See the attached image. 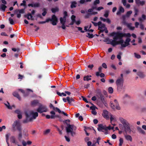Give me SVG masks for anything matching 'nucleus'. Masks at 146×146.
<instances>
[{
	"label": "nucleus",
	"mask_w": 146,
	"mask_h": 146,
	"mask_svg": "<svg viewBox=\"0 0 146 146\" xmlns=\"http://www.w3.org/2000/svg\"><path fill=\"white\" fill-rule=\"evenodd\" d=\"M136 4L138 5H141L143 6L145 4V1H141L140 0H135Z\"/></svg>",
	"instance_id": "nucleus-18"
},
{
	"label": "nucleus",
	"mask_w": 146,
	"mask_h": 146,
	"mask_svg": "<svg viewBox=\"0 0 146 146\" xmlns=\"http://www.w3.org/2000/svg\"><path fill=\"white\" fill-rule=\"evenodd\" d=\"M13 94L14 97L17 98L19 100H21V98L17 92H13Z\"/></svg>",
	"instance_id": "nucleus-21"
},
{
	"label": "nucleus",
	"mask_w": 146,
	"mask_h": 146,
	"mask_svg": "<svg viewBox=\"0 0 146 146\" xmlns=\"http://www.w3.org/2000/svg\"><path fill=\"white\" fill-rule=\"evenodd\" d=\"M12 126L13 130L14 131H15L17 130L19 131L18 139L19 141H21L22 138V134L21 132L22 128L20 122L19 121H15L13 123Z\"/></svg>",
	"instance_id": "nucleus-2"
},
{
	"label": "nucleus",
	"mask_w": 146,
	"mask_h": 146,
	"mask_svg": "<svg viewBox=\"0 0 146 146\" xmlns=\"http://www.w3.org/2000/svg\"><path fill=\"white\" fill-rule=\"evenodd\" d=\"M25 9H16L14 11L15 14H17L19 13L20 14H23L25 13Z\"/></svg>",
	"instance_id": "nucleus-17"
},
{
	"label": "nucleus",
	"mask_w": 146,
	"mask_h": 146,
	"mask_svg": "<svg viewBox=\"0 0 146 146\" xmlns=\"http://www.w3.org/2000/svg\"><path fill=\"white\" fill-rule=\"evenodd\" d=\"M102 66L105 69H106L107 68V65L105 63H102Z\"/></svg>",
	"instance_id": "nucleus-54"
},
{
	"label": "nucleus",
	"mask_w": 146,
	"mask_h": 146,
	"mask_svg": "<svg viewBox=\"0 0 146 146\" xmlns=\"http://www.w3.org/2000/svg\"><path fill=\"white\" fill-rule=\"evenodd\" d=\"M120 40L117 41L118 44H121H121H123V43L124 42V41L122 39V38H119Z\"/></svg>",
	"instance_id": "nucleus-43"
},
{
	"label": "nucleus",
	"mask_w": 146,
	"mask_h": 146,
	"mask_svg": "<svg viewBox=\"0 0 146 146\" xmlns=\"http://www.w3.org/2000/svg\"><path fill=\"white\" fill-rule=\"evenodd\" d=\"M24 17L25 18H26L28 20L30 19V16H29L28 13L27 14L25 15H24Z\"/></svg>",
	"instance_id": "nucleus-63"
},
{
	"label": "nucleus",
	"mask_w": 146,
	"mask_h": 146,
	"mask_svg": "<svg viewBox=\"0 0 146 146\" xmlns=\"http://www.w3.org/2000/svg\"><path fill=\"white\" fill-rule=\"evenodd\" d=\"M119 146H121L123 143V139L122 138H120L119 139Z\"/></svg>",
	"instance_id": "nucleus-46"
},
{
	"label": "nucleus",
	"mask_w": 146,
	"mask_h": 146,
	"mask_svg": "<svg viewBox=\"0 0 146 146\" xmlns=\"http://www.w3.org/2000/svg\"><path fill=\"white\" fill-rule=\"evenodd\" d=\"M8 105L5 103H4L5 105L9 109H12V108L10 106L9 103L7 102Z\"/></svg>",
	"instance_id": "nucleus-42"
},
{
	"label": "nucleus",
	"mask_w": 146,
	"mask_h": 146,
	"mask_svg": "<svg viewBox=\"0 0 146 146\" xmlns=\"http://www.w3.org/2000/svg\"><path fill=\"white\" fill-rule=\"evenodd\" d=\"M125 139L131 141H132V138L131 136L129 135H125Z\"/></svg>",
	"instance_id": "nucleus-30"
},
{
	"label": "nucleus",
	"mask_w": 146,
	"mask_h": 146,
	"mask_svg": "<svg viewBox=\"0 0 146 146\" xmlns=\"http://www.w3.org/2000/svg\"><path fill=\"white\" fill-rule=\"evenodd\" d=\"M27 113L31 118H32V121L33 119H35L38 116V113L37 112H34L33 111H30L29 112H27Z\"/></svg>",
	"instance_id": "nucleus-7"
},
{
	"label": "nucleus",
	"mask_w": 146,
	"mask_h": 146,
	"mask_svg": "<svg viewBox=\"0 0 146 146\" xmlns=\"http://www.w3.org/2000/svg\"><path fill=\"white\" fill-rule=\"evenodd\" d=\"M60 23L62 25L61 28L62 29L65 30L66 29V26H65V24L66 22L65 20H64L62 17H60Z\"/></svg>",
	"instance_id": "nucleus-10"
},
{
	"label": "nucleus",
	"mask_w": 146,
	"mask_h": 146,
	"mask_svg": "<svg viewBox=\"0 0 146 146\" xmlns=\"http://www.w3.org/2000/svg\"><path fill=\"white\" fill-rule=\"evenodd\" d=\"M137 74L139 77L141 78H144L145 76L143 73L140 71L138 72L137 73Z\"/></svg>",
	"instance_id": "nucleus-25"
},
{
	"label": "nucleus",
	"mask_w": 146,
	"mask_h": 146,
	"mask_svg": "<svg viewBox=\"0 0 146 146\" xmlns=\"http://www.w3.org/2000/svg\"><path fill=\"white\" fill-rule=\"evenodd\" d=\"M114 35H115L113 37V40H112L113 42L117 41V40L118 38H122L123 37H130L131 36V35L129 33H123L119 32L117 33L113 32L111 34V36H113Z\"/></svg>",
	"instance_id": "nucleus-3"
},
{
	"label": "nucleus",
	"mask_w": 146,
	"mask_h": 146,
	"mask_svg": "<svg viewBox=\"0 0 146 146\" xmlns=\"http://www.w3.org/2000/svg\"><path fill=\"white\" fill-rule=\"evenodd\" d=\"M109 11H105V14L104 15V16L106 18H107L109 16Z\"/></svg>",
	"instance_id": "nucleus-44"
},
{
	"label": "nucleus",
	"mask_w": 146,
	"mask_h": 146,
	"mask_svg": "<svg viewBox=\"0 0 146 146\" xmlns=\"http://www.w3.org/2000/svg\"><path fill=\"white\" fill-rule=\"evenodd\" d=\"M39 103L38 101L37 100H35L31 102V104L33 106H35Z\"/></svg>",
	"instance_id": "nucleus-28"
},
{
	"label": "nucleus",
	"mask_w": 146,
	"mask_h": 146,
	"mask_svg": "<svg viewBox=\"0 0 146 146\" xmlns=\"http://www.w3.org/2000/svg\"><path fill=\"white\" fill-rule=\"evenodd\" d=\"M92 77L91 76V75H87L86 76H85L84 77L83 80L84 81H88L89 80H91V78L90 77Z\"/></svg>",
	"instance_id": "nucleus-27"
},
{
	"label": "nucleus",
	"mask_w": 146,
	"mask_h": 146,
	"mask_svg": "<svg viewBox=\"0 0 146 146\" xmlns=\"http://www.w3.org/2000/svg\"><path fill=\"white\" fill-rule=\"evenodd\" d=\"M67 101L68 104L71 105H73L72 102H75V100L72 97H67Z\"/></svg>",
	"instance_id": "nucleus-15"
},
{
	"label": "nucleus",
	"mask_w": 146,
	"mask_h": 146,
	"mask_svg": "<svg viewBox=\"0 0 146 146\" xmlns=\"http://www.w3.org/2000/svg\"><path fill=\"white\" fill-rule=\"evenodd\" d=\"M49 21L52 22V24L53 25H56L57 24L58 20L56 16L54 15L52 16L51 19H47L45 21L39 22L38 23L39 24H43L46 22H48Z\"/></svg>",
	"instance_id": "nucleus-4"
},
{
	"label": "nucleus",
	"mask_w": 146,
	"mask_h": 146,
	"mask_svg": "<svg viewBox=\"0 0 146 146\" xmlns=\"http://www.w3.org/2000/svg\"><path fill=\"white\" fill-rule=\"evenodd\" d=\"M96 106L94 105L90 107V109L93 111L95 110Z\"/></svg>",
	"instance_id": "nucleus-61"
},
{
	"label": "nucleus",
	"mask_w": 146,
	"mask_h": 146,
	"mask_svg": "<svg viewBox=\"0 0 146 146\" xmlns=\"http://www.w3.org/2000/svg\"><path fill=\"white\" fill-rule=\"evenodd\" d=\"M7 8V7L6 5L3 4H1L0 7V10L5 12Z\"/></svg>",
	"instance_id": "nucleus-23"
},
{
	"label": "nucleus",
	"mask_w": 146,
	"mask_h": 146,
	"mask_svg": "<svg viewBox=\"0 0 146 146\" xmlns=\"http://www.w3.org/2000/svg\"><path fill=\"white\" fill-rule=\"evenodd\" d=\"M142 18H139V20L140 22H142L143 20H145L146 19V16L144 14H143L142 15Z\"/></svg>",
	"instance_id": "nucleus-34"
},
{
	"label": "nucleus",
	"mask_w": 146,
	"mask_h": 146,
	"mask_svg": "<svg viewBox=\"0 0 146 146\" xmlns=\"http://www.w3.org/2000/svg\"><path fill=\"white\" fill-rule=\"evenodd\" d=\"M134 54L135 57L137 58H141V56L139 54H137L136 53H134Z\"/></svg>",
	"instance_id": "nucleus-49"
},
{
	"label": "nucleus",
	"mask_w": 146,
	"mask_h": 146,
	"mask_svg": "<svg viewBox=\"0 0 146 146\" xmlns=\"http://www.w3.org/2000/svg\"><path fill=\"white\" fill-rule=\"evenodd\" d=\"M122 2L124 6H126L127 4L126 0H122Z\"/></svg>",
	"instance_id": "nucleus-62"
},
{
	"label": "nucleus",
	"mask_w": 146,
	"mask_h": 146,
	"mask_svg": "<svg viewBox=\"0 0 146 146\" xmlns=\"http://www.w3.org/2000/svg\"><path fill=\"white\" fill-rule=\"evenodd\" d=\"M108 90L109 93L110 94H112L113 92V88L111 87H110L108 88Z\"/></svg>",
	"instance_id": "nucleus-38"
},
{
	"label": "nucleus",
	"mask_w": 146,
	"mask_h": 146,
	"mask_svg": "<svg viewBox=\"0 0 146 146\" xmlns=\"http://www.w3.org/2000/svg\"><path fill=\"white\" fill-rule=\"evenodd\" d=\"M15 113L17 114L18 115L21 113V111L19 109L15 110Z\"/></svg>",
	"instance_id": "nucleus-51"
},
{
	"label": "nucleus",
	"mask_w": 146,
	"mask_h": 146,
	"mask_svg": "<svg viewBox=\"0 0 146 146\" xmlns=\"http://www.w3.org/2000/svg\"><path fill=\"white\" fill-rule=\"evenodd\" d=\"M119 121L122 124H119V127L121 131L119 132V134H121L123 132V131H125L126 133H131V132L133 133H135V130H132L130 128V124L125 119L122 117L119 119Z\"/></svg>",
	"instance_id": "nucleus-1"
},
{
	"label": "nucleus",
	"mask_w": 146,
	"mask_h": 146,
	"mask_svg": "<svg viewBox=\"0 0 146 146\" xmlns=\"http://www.w3.org/2000/svg\"><path fill=\"white\" fill-rule=\"evenodd\" d=\"M123 85H117V90L118 92H120L123 88Z\"/></svg>",
	"instance_id": "nucleus-33"
},
{
	"label": "nucleus",
	"mask_w": 146,
	"mask_h": 146,
	"mask_svg": "<svg viewBox=\"0 0 146 146\" xmlns=\"http://www.w3.org/2000/svg\"><path fill=\"white\" fill-rule=\"evenodd\" d=\"M55 117H58V118H60V115H51V118L52 119H54Z\"/></svg>",
	"instance_id": "nucleus-45"
},
{
	"label": "nucleus",
	"mask_w": 146,
	"mask_h": 146,
	"mask_svg": "<svg viewBox=\"0 0 146 146\" xmlns=\"http://www.w3.org/2000/svg\"><path fill=\"white\" fill-rule=\"evenodd\" d=\"M137 131L139 133L143 135H145L146 134L145 132L143 129H142L141 127L138 126L137 127Z\"/></svg>",
	"instance_id": "nucleus-16"
},
{
	"label": "nucleus",
	"mask_w": 146,
	"mask_h": 146,
	"mask_svg": "<svg viewBox=\"0 0 146 146\" xmlns=\"http://www.w3.org/2000/svg\"><path fill=\"white\" fill-rule=\"evenodd\" d=\"M98 127L97 128L98 130L99 131L104 132L103 130L105 131H107V127L106 125H104L102 124H100L98 125Z\"/></svg>",
	"instance_id": "nucleus-8"
},
{
	"label": "nucleus",
	"mask_w": 146,
	"mask_h": 146,
	"mask_svg": "<svg viewBox=\"0 0 146 146\" xmlns=\"http://www.w3.org/2000/svg\"><path fill=\"white\" fill-rule=\"evenodd\" d=\"M50 129H47L44 132V134L45 135L49 133L50 132Z\"/></svg>",
	"instance_id": "nucleus-53"
},
{
	"label": "nucleus",
	"mask_w": 146,
	"mask_h": 146,
	"mask_svg": "<svg viewBox=\"0 0 146 146\" xmlns=\"http://www.w3.org/2000/svg\"><path fill=\"white\" fill-rule=\"evenodd\" d=\"M9 21L10 22V23L12 25L14 24V22L13 19H11V17H10L9 18Z\"/></svg>",
	"instance_id": "nucleus-50"
},
{
	"label": "nucleus",
	"mask_w": 146,
	"mask_h": 146,
	"mask_svg": "<svg viewBox=\"0 0 146 146\" xmlns=\"http://www.w3.org/2000/svg\"><path fill=\"white\" fill-rule=\"evenodd\" d=\"M111 44L113 46H115L117 44H118L117 41H114L113 42L112 40H111Z\"/></svg>",
	"instance_id": "nucleus-39"
},
{
	"label": "nucleus",
	"mask_w": 146,
	"mask_h": 146,
	"mask_svg": "<svg viewBox=\"0 0 146 146\" xmlns=\"http://www.w3.org/2000/svg\"><path fill=\"white\" fill-rule=\"evenodd\" d=\"M102 115L105 118L107 119H109V117L108 116V111L106 110H104Z\"/></svg>",
	"instance_id": "nucleus-12"
},
{
	"label": "nucleus",
	"mask_w": 146,
	"mask_h": 146,
	"mask_svg": "<svg viewBox=\"0 0 146 146\" xmlns=\"http://www.w3.org/2000/svg\"><path fill=\"white\" fill-rule=\"evenodd\" d=\"M10 142L12 143L15 144V145H17L18 143V142L16 141L15 138L14 136L11 137L10 138Z\"/></svg>",
	"instance_id": "nucleus-20"
},
{
	"label": "nucleus",
	"mask_w": 146,
	"mask_h": 146,
	"mask_svg": "<svg viewBox=\"0 0 146 146\" xmlns=\"http://www.w3.org/2000/svg\"><path fill=\"white\" fill-rule=\"evenodd\" d=\"M110 106L113 109H114L115 108V106L114 104L112 102H111L110 103Z\"/></svg>",
	"instance_id": "nucleus-52"
},
{
	"label": "nucleus",
	"mask_w": 146,
	"mask_h": 146,
	"mask_svg": "<svg viewBox=\"0 0 146 146\" xmlns=\"http://www.w3.org/2000/svg\"><path fill=\"white\" fill-rule=\"evenodd\" d=\"M115 108L118 110H119L120 109V108L119 107L118 104H115Z\"/></svg>",
	"instance_id": "nucleus-59"
},
{
	"label": "nucleus",
	"mask_w": 146,
	"mask_h": 146,
	"mask_svg": "<svg viewBox=\"0 0 146 146\" xmlns=\"http://www.w3.org/2000/svg\"><path fill=\"white\" fill-rule=\"evenodd\" d=\"M106 27V25L105 24L102 23L101 21V24H100V25H99L98 27V30L100 29H104Z\"/></svg>",
	"instance_id": "nucleus-22"
},
{
	"label": "nucleus",
	"mask_w": 146,
	"mask_h": 146,
	"mask_svg": "<svg viewBox=\"0 0 146 146\" xmlns=\"http://www.w3.org/2000/svg\"><path fill=\"white\" fill-rule=\"evenodd\" d=\"M134 10L135 12V14L134 16V17H136L138 15V12H139V10L137 9L136 8H134Z\"/></svg>",
	"instance_id": "nucleus-40"
},
{
	"label": "nucleus",
	"mask_w": 146,
	"mask_h": 146,
	"mask_svg": "<svg viewBox=\"0 0 146 146\" xmlns=\"http://www.w3.org/2000/svg\"><path fill=\"white\" fill-rule=\"evenodd\" d=\"M131 39L130 38H127L124 42L125 44H121L122 47H125L126 46H128L129 44V42L130 41Z\"/></svg>",
	"instance_id": "nucleus-11"
},
{
	"label": "nucleus",
	"mask_w": 146,
	"mask_h": 146,
	"mask_svg": "<svg viewBox=\"0 0 146 146\" xmlns=\"http://www.w3.org/2000/svg\"><path fill=\"white\" fill-rule=\"evenodd\" d=\"M82 97L83 101H84L86 102L87 103H89V102L88 101L86 98L83 96H82Z\"/></svg>",
	"instance_id": "nucleus-56"
},
{
	"label": "nucleus",
	"mask_w": 146,
	"mask_h": 146,
	"mask_svg": "<svg viewBox=\"0 0 146 146\" xmlns=\"http://www.w3.org/2000/svg\"><path fill=\"white\" fill-rule=\"evenodd\" d=\"M132 11H127L125 15L127 17H129L132 14Z\"/></svg>",
	"instance_id": "nucleus-37"
},
{
	"label": "nucleus",
	"mask_w": 146,
	"mask_h": 146,
	"mask_svg": "<svg viewBox=\"0 0 146 146\" xmlns=\"http://www.w3.org/2000/svg\"><path fill=\"white\" fill-rule=\"evenodd\" d=\"M100 72H96V76H100L101 78H103L105 76V74L104 73H101L100 74Z\"/></svg>",
	"instance_id": "nucleus-32"
},
{
	"label": "nucleus",
	"mask_w": 146,
	"mask_h": 146,
	"mask_svg": "<svg viewBox=\"0 0 146 146\" xmlns=\"http://www.w3.org/2000/svg\"><path fill=\"white\" fill-rule=\"evenodd\" d=\"M121 54V52H120L119 53V54H118L117 56V58L119 59V60H120L121 58V57L120 55V54Z\"/></svg>",
	"instance_id": "nucleus-57"
},
{
	"label": "nucleus",
	"mask_w": 146,
	"mask_h": 146,
	"mask_svg": "<svg viewBox=\"0 0 146 146\" xmlns=\"http://www.w3.org/2000/svg\"><path fill=\"white\" fill-rule=\"evenodd\" d=\"M12 50L14 52H15L17 51L18 52H19L20 50L19 48H18L17 49L16 48H12Z\"/></svg>",
	"instance_id": "nucleus-60"
},
{
	"label": "nucleus",
	"mask_w": 146,
	"mask_h": 146,
	"mask_svg": "<svg viewBox=\"0 0 146 146\" xmlns=\"http://www.w3.org/2000/svg\"><path fill=\"white\" fill-rule=\"evenodd\" d=\"M124 12V10L123 8L122 7L120 6L119 7V10L117 11L116 14L117 15H120L121 13H123Z\"/></svg>",
	"instance_id": "nucleus-19"
},
{
	"label": "nucleus",
	"mask_w": 146,
	"mask_h": 146,
	"mask_svg": "<svg viewBox=\"0 0 146 146\" xmlns=\"http://www.w3.org/2000/svg\"><path fill=\"white\" fill-rule=\"evenodd\" d=\"M78 29L79 31H80L82 33H84V31L82 30V28L81 27H76Z\"/></svg>",
	"instance_id": "nucleus-55"
},
{
	"label": "nucleus",
	"mask_w": 146,
	"mask_h": 146,
	"mask_svg": "<svg viewBox=\"0 0 146 146\" xmlns=\"http://www.w3.org/2000/svg\"><path fill=\"white\" fill-rule=\"evenodd\" d=\"M37 111L40 113L48 111V109L46 106L40 104L38 108L36 110Z\"/></svg>",
	"instance_id": "nucleus-6"
},
{
	"label": "nucleus",
	"mask_w": 146,
	"mask_h": 146,
	"mask_svg": "<svg viewBox=\"0 0 146 146\" xmlns=\"http://www.w3.org/2000/svg\"><path fill=\"white\" fill-rule=\"evenodd\" d=\"M22 144L23 146H26L27 145V143L24 140L22 141Z\"/></svg>",
	"instance_id": "nucleus-64"
},
{
	"label": "nucleus",
	"mask_w": 146,
	"mask_h": 146,
	"mask_svg": "<svg viewBox=\"0 0 146 146\" xmlns=\"http://www.w3.org/2000/svg\"><path fill=\"white\" fill-rule=\"evenodd\" d=\"M75 18L76 16L74 15H72L71 17V19L73 21H76Z\"/></svg>",
	"instance_id": "nucleus-58"
},
{
	"label": "nucleus",
	"mask_w": 146,
	"mask_h": 146,
	"mask_svg": "<svg viewBox=\"0 0 146 146\" xmlns=\"http://www.w3.org/2000/svg\"><path fill=\"white\" fill-rule=\"evenodd\" d=\"M42 11H43V12L42 13V15L43 16H44L47 13V10L45 8H43L42 9Z\"/></svg>",
	"instance_id": "nucleus-35"
},
{
	"label": "nucleus",
	"mask_w": 146,
	"mask_h": 146,
	"mask_svg": "<svg viewBox=\"0 0 146 146\" xmlns=\"http://www.w3.org/2000/svg\"><path fill=\"white\" fill-rule=\"evenodd\" d=\"M71 5H70V7L71 8H75L76 7V5L77 4V3L75 1H72L71 2Z\"/></svg>",
	"instance_id": "nucleus-29"
},
{
	"label": "nucleus",
	"mask_w": 146,
	"mask_h": 146,
	"mask_svg": "<svg viewBox=\"0 0 146 146\" xmlns=\"http://www.w3.org/2000/svg\"><path fill=\"white\" fill-rule=\"evenodd\" d=\"M100 3V1L99 0H96L94 1V6L96 5L97 4H98Z\"/></svg>",
	"instance_id": "nucleus-48"
},
{
	"label": "nucleus",
	"mask_w": 146,
	"mask_h": 146,
	"mask_svg": "<svg viewBox=\"0 0 146 146\" xmlns=\"http://www.w3.org/2000/svg\"><path fill=\"white\" fill-rule=\"evenodd\" d=\"M91 22L95 27H96L97 26H98L99 25H100V24H101V21H99L98 23H96L92 21Z\"/></svg>",
	"instance_id": "nucleus-36"
},
{
	"label": "nucleus",
	"mask_w": 146,
	"mask_h": 146,
	"mask_svg": "<svg viewBox=\"0 0 146 146\" xmlns=\"http://www.w3.org/2000/svg\"><path fill=\"white\" fill-rule=\"evenodd\" d=\"M98 96H100V97L101 99V100L102 101H103V100L104 99V97L103 94H102L101 92L100 91H99L97 93Z\"/></svg>",
	"instance_id": "nucleus-26"
},
{
	"label": "nucleus",
	"mask_w": 146,
	"mask_h": 146,
	"mask_svg": "<svg viewBox=\"0 0 146 146\" xmlns=\"http://www.w3.org/2000/svg\"><path fill=\"white\" fill-rule=\"evenodd\" d=\"M67 127H66V132L68 133H70L71 135L72 136H74L75 135L76 133L75 132L73 131V130H75L76 129V127L73 125H70L68 124L67 125Z\"/></svg>",
	"instance_id": "nucleus-5"
},
{
	"label": "nucleus",
	"mask_w": 146,
	"mask_h": 146,
	"mask_svg": "<svg viewBox=\"0 0 146 146\" xmlns=\"http://www.w3.org/2000/svg\"><path fill=\"white\" fill-rule=\"evenodd\" d=\"M87 34L88 35H86V36L88 37L89 38H93L94 35L93 34H90L89 33H88Z\"/></svg>",
	"instance_id": "nucleus-41"
},
{
	"label": "nucleus",
	"mask_w": 146,
	"mask_h": 146,
	"mask_svg": "<svg viewBox=\"0 0 146 146\" xmlns=\"http://www.w3.org/2000/svg\"><path fill=\"white\" fill-rule=\"evenodd\" d=\"M124 80L123 78H118L116 82V85H123Z\"/></svg>",
	"instance_id": "nucleus-13"
},
{
	"label": "nucleus",
	"mask_w": 146,
	"mask_h": 146,
	"mask_svg": "<svg viewBox=\"0 0 146 146\" xmlns=\"http://www.w3.org/2000/svg\"><path fill=\"white\" fill-rule=\"evenodd\" d=\"M56 110L59 113H62L64 115H65L66 116H68V114H67L66 113H65L63 111H61V110H60L58 108L56 107V108H55V110Z\"/></svg>",
	"instance_id": "nucleus-24"
},
{
	"label": "nucleus",
	"mask_w": 146,
	"mask_h": 146,
	"mask_svg": "<svg viewBox=\"0 0 146 146\" xmlns=\"http://www.w3.org/2000/svg\"><path fill=\"white\" fill-rule=\"evenodd\" d=\"M91 15V13H88L85 15L84 17L85 19H88Z\"/></svg>",
	"instance_id": "nucleus-47"
},
{
	"label": "nucleus",
	"mask_w": 146,
	"mask_h": 146,
	"mask_svg": "<svg viewBox=\"0 0 146 146\" xmlns=\"http://www.w3.org/2000/svg\"><path fill=\"white\" fill-rule=\"evenodd\" d=\"M40 4L38 3H35L33 4H29L28 6L29 7H38L40 6Z\"/></svg>",
	"instance_id": "nucleus-14"
},
{
	"label": "nucleus",
	"mask_w": 146,
	"mask_h": 146,
	"mask_svg": "<svg viewBox=\"0 0 146 146\" xmlns=\"http://www.w3.org/2000/svg\"><path fill=\"white\" fill-rule=\"evenodd\" d=\"M52 12L55 13L56 12H58L59 10L58 8L56 7L55 8H52L51 9Z\"/></svg>",
	"instance_id": "nucleus-31"
},
{
	"label": "nucleus",
	"mask_w": 146,
	"mask_h": 146,
	"mask_svg": "<svg viewBox=\"0 0 146 146\" xmlns=\"http://www.w3.org/2000/svg\"><path fill=\"white\" fill-rule=\"evenodd\" d=\"M25 114L26 116V119L23 120V123H26L32 121V119L30 118L29 116V115L27 113V112H26L25 113Z\"/></svg>",
	"instance_id": "nucleus-9"
}]
</instances>
